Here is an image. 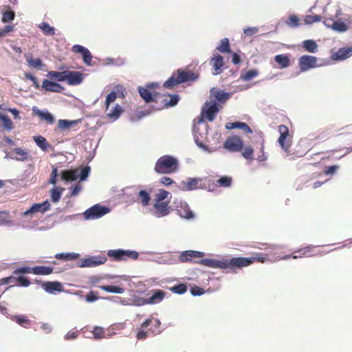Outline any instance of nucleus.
Instances as JSON below:
<instances>
[{
	"label": "nucleus",
	"mask_w": 352,
	"mask_h": 352,
	"mask_svg": "<svg viewBox=\"0 0 352 352\" xmlns=\"http://www.w3.org/2000/svg\"><path fill=\"white\" fill-rule=\"evenodd\" d=\"M175 204H176V210L180 217L186 219H190L193 217L192 212L186 202L179 201L178 204H177V202H175Z\"/></svg>",
	"instance_id": "17"
},
{
	"label": "nucleus",
	"mask_w": 352,
	"mask_h": 352,
	"mask_svg": "<svg viewBox=\"0 0 352 352\" xmlns=\"http://www.w3.org/2000/svg\"><path fill=\"white\" fill-rule=\"evenodd\" d=\"M286 23L292 28H296L300 24L299 18L295 14L290 15Z\"/></svg>",
	"instance_id": "52"
},
{
	"label": "nucleus",
	"mask_w": 352,
	"mask_h": 352,
	"mask_svg": "<svg viewBox=\"0 0 352 352\" xmlns=\"http://www.w3.org/2000/svg\"><path fill=\"white\" fill-rule=\"evenodd\" d=\"M201 182V179L188 178L186 182H183L184 188L186 190H192L199 188V183Z\"/></svg>",
	"instance_id": "31"
},
{
	"label": "nucleus",
	"mask_w": 352,
	"mask_h": 352,
	"mask_svg": "<svg viewBox=\"0 0 352 352\" xmlns=\"http://www.w3.org/2000/svg\"><path fill=\"white\" fill-rule=\"evenodd\" d=\"M32 113L37 116L43 121H45L47 124H52L55 122V118L52 113L48 111H41L36 107L32 108Z\"/></svg>",
	"instance_id": "19"
},
{
	"label": "nucleus",
	"mask_w": 352,
	"mask_h": 352,
	"mask_svg": "<svg viewBox=\"0 0 352 352\" xmlns=\"http://www.w3.org/2000/svg\"><path fill=\"white\" fill-rule=\"evenodd\" d=\"M226 128L229 130L239 129L243 131L245 133H252L251 128L246 123L241 122H228L226 124Z\"/></svg>",
	"instance_id": "27"
},
{
	"label": "nucleus",
	"mask_w": 352,
	"mask_h": 352,
	"mask_svg": "<svg viewBox=\"0 0 352 352\" xmlns=\"http://www.w3.org/2000/svg\"><path fill=\"white\" fill-rule=\"evenodd\" d=\"M34 140L36 145L43 151H47L50 147V144L47 141L45 138L41 136V135H37L33 137Z\"/></svg>",
	"instance_id": "33"
},
{
	"label": "nucleus",
	"mask_w": 352,
	"mask_h": 352,
	"mask_svg": "<svg viewBox=\"0 0 352 352\" xmlns=\"http://www.w3.org/2000/svg\"><path fill=\"white\" fill-rule=\"evenodd\" d=\"M50 204L49 201H45L43 203L34 204L32 207L23 213V216H28L30 214H34L36 212L43 213L45 211L50 210Z\"/></svg>",
	"instance_id": "15"
},
{
	"label": "nucleus",
	"mask_w": 352,
	"mask_h": 352,
	"mask_svg": "<svg viewBox=\"0 0 352 352\" xmlns=\"http://www.w3.org/2000/svg\"><path fill=\"white\" fill-rule=\"evenodd\" d=\"M28 64L30 67L38 69L43 66V61L41 58H33L31 55L25 56Z\"/></svg>",
	"instance_id": "39"
},
{
	"label": "nucleus",
	"mask_w": 352,
	"mask_h": 352,
	"mask_svg": "<svg viewBox=\"0 0 352 352\" xmlns=\"http://www.w3.org/2000/svg\"><path fill=\"white\" fill-rule=\"evenodd\" d=\"M166 293L160 289L155 290L153 295L146 300L147 304H157L165 297Z\"/></svg>",
	"instance_id": "30"
},
{
	"label": "nucleus",
	"mask_w": 352,
	"mask_h": 352,
	"mask_svg": "<svg viewBox=\"0 0 352 352\" xmlns=\"http://www.w3.org/2000/svg\"><path fill=\"white\" fill-rule=\"evenodd\" d=\"M324 23L326 26L338 32H344L349 28V22L346 23L341 20L333 21V19H326Z\"/></svg>",
	"instance_id": "14"
},
{
	"label": "nucleus",
	"mask_w": 352,
	"mask_h": 352,
	"mask_svg": "<svg viewBox=\"0 0 352 352\" xmlns=\"http://www.w3.org/2000/svg\"><path fill=\"white\" fill-rule=\"evenodd\" d=\"M138 200L140 201L142 206H147L151 201V197L148 192L142 190L138 193Z\"/></svg>",
	"instance_id": "36"
},
{
	"label": "nucleus",
	"mask_w": 352,
	"mask_h": 352,
	"mask_svg": "<svg viewBox=\"0 0 352 352\" xmlns=\"http://www.w3.org/2000/svg\"><path fill=\"white\" fill-rule=\"evenodd\" d=\"M90 173V167L85 166L81 170L79 168L65 170L61 172V179L66 182H73L80 177V180H85Z\"/></svg>",
	"instance_id": "4"
},
{
	"label": "nucleus",
	"mask_w": 352,
	"mask_h": 352,
	"mask_svg": "<svg viewBox=\"0 0 352 352\" xmlns=\"http://www.w3.org/2000/svg\"><path fill=\"white\" fill-rule=\"evenodd\" d=\"M124 111L123 107L119 104H116L114 107L109 110L107 112V116L109 118L116 120L118 119L120 114Z\"/></svg>",
	"instance_id": "35"
},
{
	"label": "nucleus",
	"mask_w": 352,
	"mask_h": 352,
	"mask_svg": "<svg viewBox=\"0 0 352 352\" xmlns=\"http://www.w3.org/2000/svg\"><path fill=\"white\" fill-rule=\"evenodd\" d=\"M169 201L155 202V216L156 217H162L166 216L170 212Z\"/></svg>",
	"instance_id": "16"
},
{
	"label": "nucleus",
	"mask_w": 352,
	"mask_h": 352,
	"mask_svg": "<svg viewBox=\"0 0 352 352\" xmlns=\"http://www.w3.org/2000/svg\"><path fill=\"white\" fill-rule=\"evenodd\" d=\"M38 27L45 35L53 36L55 34L54 28L46 22H42Z\"/></svg>",
	"instance_id": "46"
},
{
	"label": "nucleus",
	"mask_w": 352,
	"mask_h": 352,
	"mask_svg": "<svg viewBox=\"0 0 352 352\" xmlns=\"http://www.w3.org/2000/svg\"><path fill=\"white\" fill-rule=\"evenodd\" d=\"M210 65L215 71L214 74L217 75L221 72V67L223 66V57L220 54H216L210 60Z\"/></svg>",
	"instance_id": "26"
},
{
	"label": "nucleus",
	"mask_w": 352,
	"mask_h": 352,
	"mask_svg": "<svg viewBox=\"0 0 352 352\" xmlns=\"http://www.w3.org/2000/svg\"><path fill=\"white\" fill-rule=\"evenodd\" d=\"M109 212V209L99 204L94 205L84 212L85 219H95L102 217Z\"/></svg>",
	"instance_id": "8"
},
{
	"label": "nucleus",
	"mask_w": 352,
	"mask_h": 352,
	"mask_svg": "<svg viewBox=\"0 0 352 352\" xmlns=\"http://www.w3.org/2000/svg\"><path fill=\"white\" fill-rule=\"evenodd\" d=\"M65 80L69 85H77L82 82L83 74L79 72L66 71Z\"/></svg>",
	"instance_id": "18"
},
{
	"label": "nucleus",
	"mask_w": 352,
	"mask_h": 352,
	"mask_svg": "<svg viewBox=\"0 0 352 352\" xmlns=\"http://www.w3.org/2000/svg\"><path fill=\"white\" fill-rule=\"evenodd\" d=\"M199 75L191 70H183L179 69L176 72H173L172 76L164 83L165 88L171 89L175 85L182 84L188 81H194L198 78Z\"/></svg>",
	"instance_id": "2"
},
{
	"label": "nucleus",
	"mask_w": 352,
	"mask_h": 352,
	"mask_svg": "<svg viewBox=\"0 0 352 352\" xmlns=\"http://www.w3.org/2000/svg\"><path fill=\"white\" fill-rule=\"evenodd\" d=\"M178 169V161L170 155H163L156 162L155 170L160 174H170Z\"/></svg>",
	"instance_id": "3"
},
{
	"label": "nucleus",
	"mask_w": 352,
	"mask_h": 352,
	"mask_svg": "<svg viewBox=\"0 0 352 352\" xmlns=\"http://www.w3.org/2000/svg\"><path fill=\"white\" fill-rule=\"evenodd\" d=\"M352 56V47L340 48L333 55L335 60H344Z\"/></svg>",
	"instance_id": "28"
},
{
	"label": "nucleus",
	"mask_w": 352,
	"mask_h": 352,
	"mask_svg": "<svg viewBox=\"0 0 352 352\" xmlns=\"http://www.w3.org/2000/svg\"><path fill=\"white\" fill-rule=\"evenodd\" d=\"M154 318L153 316H151L148 318L146 320H145L144 322H143L141 324V327L142 328H146L148 326H151L150 329H154Z\"/></svg>",
	"instance_id": "62"
},
{
	"label": "nucleus",
	"mask_w": 352,
	"mask_h": 352,
	"mask_svg": "<svg viewBox=\"0 0 352 352\" xmlns=\"http://www.w3.org/2000/svg\"><path fill=\"white\" fill-rule=\"evenodd\" d=\"M210 95L219 102H225L230 96V93L223 91L217 88H212L210 90Z\"/></svg>",
	"instance_id": "25"
},
{
	"label": "nucleus",
	"mask_w": 352,
	"mask_h": 352,
	"mask_svg": "<svg viewBox=\"0 0 352 352\" xmlns=\"http://www.w3.org/2000/svg\"><path fill=\"white\" fill-rule=\"evenodd\" d=\"M64 190L63 188H53L51 190V198L54 203L58 202L62 192Z\"/></svg>",
	"instance_id": "47"
},
{
	"label": "nucleus",
	"mask_w": 352,
	"mask_h": 352,
	"mask_svg": "<svg viewBox=\"0 0 352 352\" xmlns=\"http://www.w3.org/2000/svg\"><path fill=\"white\" fill-rule=\"evenodd\" d=\"M217 50L221 53H230L231 52L229 40L227 38L222 39Z\"/></svg>",
	"instance_id": "40"
},
{
	"label": "nucleus",
	"mask_w": 352,
	"mask_h": 352,
	"mask_svg": "<svg viewBox=\"0 0 352 352\" xmlns=\"http://www.w3.org/2000/svg\"><path fill=\"white\" fill-rule=\"evenodd\" d=\"M170 195V192L164 189H160L155 195V202L166 201L165 199Z\"/></svg>",
	"instance_id": "48"
},
{
	"label": "nucleus",
	"mask_w": 352,
	"mask_h": 352,
	"mask_svg": "<svg viewBox=\"0 0 352 352\" xmlns=\"http://www.w3.org/2000/svg\"><path fill=\"white\" fill-rule=\"evenodd\" d=\"M107 255L113 261H126L128 259L136 260L139 256L138 252L130 250H110L107 252Z\"/></svg>",
	"instance_id": "5"
},
{
	"label": "nucleus",
	"mask_w": 352,
	"mask_h": 352,
	"mask_svg": "<svg viewBox=\"0 0 352 352\" xmlns=\"http://www.w3.org/2000/svg\"><path fill=\"white\" fill-rule=\"evenodd\" d=\"M32 267L23 266L16 269L14 271V274L18 275L21 274H32Z\"/></svg>",
	"instance_id": "57"
},
{
	"label": "nucleus",
	"mask_w": 352,
	"mask_h": 352,
	"mask_svg": "<svg viewBox=\"0 0 352 352\" xmlns=\"http://www.w3.org/2000/svg\"><path fill=\"white\" fill-rule=\"evenodd\" d=\"M66 74V71L62 72L51 71L48 72L47 76L58 81H64L65 80Z\"/></svg>",
	"instance_id": "43"
},
{
	"label": "nucleus",
	"mask_w": 352,
	"mask_h": 352,
	"mask_svg": "<svg viewBox=\"0 0 352 352\" xmlns=\"http://www.w3.org/2000/svg\"><path fill=\"white\" fill-rule=\"evenodd\" d=\"M170 99L169 101H166V100H165V101H166L165 104L166 106H170V107H173V106L176 105L179 101L178 96L177 95H170Z\"/></svg>",
	"instance_id": "64"
},
{
	"label": "nucleus",
	"mask_w": 352,
	"mask_h": 352,
	"mask_svg": "<svg viewBox=\"0 0 352 352\" xmlns=\"http://www.w3.org/2000/svg\"><path fill=\"white\" fill-rule=\"evenodd\" d=\"M32 274L36 275H49L51 274L54 269L50 266H35L32 267Z\"/></svg>",
	"instance_id": "32"
},
{
	"label": "nucleus",
	"mask_w": 352,
	"mask_h": 352,
	"mask_svg": "<svg viewBox=\"0 0 352 352\" xmlns=\"http://www.w3.org/2000/svg\"><path fill=\"white\" fill-rule=\"evenodd\" d=\"M232 178L228 176H223L217 179L215 185L218 187L228 188L232 185Z\"/></svg>",
	"instance_id": "37"
},
{
	"label": "nucleus",
	"mask_w": 352,
	"mask_h": 352,
	"mask_svg": "<svg viewBox=\"0 0 352 352\" xmlns=\"http://www.w3.org/2000/svg\"><path fill=\"white\" fill-rule=\"evenodd\" d=\"M98 299L99 296L97 295V293H95L93 291L89 292L85 297V300L88 302H92Z\"/></svg>",
	"instance_id": "59"
},
{
	"label": "nucleus",
	"mask_w": 352,
	"mask_h": 352,
	"mask_svg": "<svg viewBox=\"0 0 352 352\" xmlns=\"http://www.w3.org/2000/svg\"><path fill=\"white\" fill-rule=\"evenodd\" d=\"M317 62L318 58L316 56L303 55L300 57L298 60V65L301 72H306L318 66Z\"/></svg>",
	"instance_id": "12"
},
{
	"label": "nucleus",
	"mask_w": 352,
	"mask_h": 352,
	"mask_svg": "<svg viewBox=\"0 0 352 352\" xmlns=\"http://www.w3.org/2000/svg\"><path fill=\"white\" fill-rule=\"evenodd\" d=\"M219 109L216 102L205 103L201 109V115L208 121L212 122L214 120Z\"/></svg>",
	"instance_id": "13"
},
{
	"label": "nucleus",
	"mask_w": 352,
	"mask_h": 352,
	"mask_svg": "<svg viewBox=\"0 0 352 352\" xmlns=\"http://www.w3.org/2000/svg\"><path fill=\"white\" fill-rule=\"evenodd\" d=\"M274 60L280 65V68H287L290 65L289 57L286 54L275 56Z\"/></svg>",
	"instance_id": "34"
},
{
	"label": "nucleus",
	"mask_w": 352,
	"mask_h": 352,
	"mask_svg": "<svg viewBox=\"0 0 352 352\" xmlns=\"http://www.w3.org/2000/svg\"><path fill=\"white\" fill-rule=\"evenodd\" d=\"M161 322L159 319L154 320V329H148L145 331V328H140L137 329L136 338L138 340H145L151 335H157L161 332Z\"/></svg>",
	"instance_id": "10"
},
{
	"label": "nucleus",
	"mask_w": 352,
	"mask_h": 352,
	"mask_svg": "<svg viewBox=\"0 0 352 352\" xmlns=\"http://www.w3.org/2000/svg\"><path fill=\"white\" fill-rule=\"evenodd\" d=\"M169 289L175 294H183L185 292H186L187 286L184 283H180V284H178L175 286H173V287L169 288Z\"/></svg>",
	"instance_id": "49"
},
{
	"label": "nucleus",
	"mask_w": 352,
	"mask_h": 352,
	"mask_svg": "<svg viewBox=\"0 0 352 352\" xmlns=\"http://www.w3.org/2000/svg\"><path fill=\"white\" fill-rule=\"evenodd\" d=\"M138 91L140 96L146 103L156 101V98L159 95L158 93L152 94L147 88L140 87Z\"/></svg>",
	"instance_id": "24"
},
{
	"label": "nucleus",
	"mask_w": 352,
	"mask_h": 352,
	"mask_svg": "<svg viewBox=\"0 0 352 352\" xmlns=\"http://www.w3.org/2000/svg\"><path fill=\"white\" fill-rule=\"evenodd\" d=\"M258 75V72L256 69H250L243 72L241 75V78L243 81H250Z\"/></svg>",
	"instance_id": "45"
},
{
	"label": "nucleus",
	"mask_w": 352,
	"mask_h": 352,
	"mask_svg": "<svg viewBox=\"0 0 352 352\" xmlns=\"http://www.w3.org/2000/svg\"><path fill=\"white\" fill-rule=\"evenodd\" d=\"M15 17L14 12L8 10L3 12L1 21L3 23H8L14 20Z\"/></svg>",
	"instance_id": "54"
},
{
	"label": "nucleus",
	"mask_w": 352,
	"mask_h": 352,
	"mask_svg": "<svg viewBox=\"0 0 352 352\" xmlns=\"http://www.w3.org/2000/svg\"><path fill=\"white\" fill-rule=\"evenodd\" d=\"M42 87L46 91L56 93H61L64 89V87L60 84L47 79H45L43 81Z\"/></svg>",
	"instance_id": "22"
},
{
	"label": "nucleus",
	"mask_w": 352,
	"mask_h": 352,
	"mask_svg": "<svg viewBox=\"0 0 352 352\" xmlns=\"http://www.w3.org/2000/svg\"><path fill=\"white\" fill-rule=\"evenodd\" d=\"M318 253L316 250V247L311 245L301 248L298 250H295L292 254L286 255L283 257V259H288L293 258L294 259L302 258V257H311L318 255Z\"/></svg>",
	"instance_id": "7"
},
{
	"label": "nucleus",
	"mask_w": 352,
	"mask_h": 352,
	"mask_svg": "<svg viewBox=\"0 0 352 352\" xmlns=\"http://www.w3.org/2000/svg\"><path fill=\"white\" fill-rule=\"evenodd\" d=\"M243 141L241 138L237 135L228 137L223 144V147L230 152H238L243 148Z\"/></svg>",
	"instance_id": "11"
},
{
	"label": "nucleus",
	"mask_w": 352,
	"mask_h": 352,
	"mask_svg": "<svg viewBox=\"0 0 352 352\" xmlns=\"http://www.w3.org/2000/svg\"><path fill=\"white\" fill-rule=\"evenodd\" d=\"M278 132L280 136L278 139V142L281 148L285 151L287 156H289V149L292 146V136L289 134V129L284 124L278 126Z\"/></svg>",
	"instance_id": "6"
},
{
	"label": "nucleus",
	"mask_w": 352,
	"mask_h": 352,
	"mask_svg": "<svg viewBox=\"0 0 352 352\" xmlns=\"http://www.w3.org/2000/svg\"><path fill=\"white\" fill-rule=\"evenodd\" d=\"M302 46L306 51L314 53L317 51L318 45L313 40H305L302 42Z\"/></svg>",
	"instance_id": "41"
},
{
	"label": "nucleus",
	"mask_w": 352,
	"mask_h": 352,
	"mask_svg": "<svg viewBox=\"0 0 352 352\" xmlns=\"http://www.w3.org/2000/svg\"><path fill=\"white\" fill-rule=\"evenodd\" d=\"M0 120L3 121V126L6 129H7L8 130L12 129V128H13L12 122L8 116L4 115L0 112Z\"/></svg>",
	"instance_id": "51"
},
{
	"label": "nucleus",
	"mask_w": 352,
	"mask_h": 352,
	"mask_svg": "<svg viewBox=\"0 0 352 352\" xmlns=\"http://www.w3.org/2000/svg\"><path fill=\"white\" fill-rule=\"evenodd\" d=\"M25 77L26 79L30 80L32 82L33 85L34 86V87L36 89H38L40 87V85L38 82L37 78L35 76H34L32 74L25 73Z\"/></svg>",
	"instance_id": "61"
},
{
	"label": "nucleus",
	"mask_w": 352,
	"mask_h": 352,
	"mask_svg": "<svg viewBox=\"0 0 352 352\" xmlns=\"http://www.w3.org/2000/svg\"><path fill=\"white\" fill-rule=\"evenodd\" d=\"M14 320L23 327L28 328L30 326V320L25 316H15Z\"/></svg>",
	"instance_id": "44"
},
{
	"label": "nucleus",
	"mask_w": 352,
	"mask_h": 352,
	"mask_svg": "<svg viewBox=\"0 0 352 352\" xmlns=\"http://www.w3.org/2000/svg\"><path fill=\"white\" fill-rule=\"evenodd\" d=\"M13 152L17 155L16 159L18 160L24 161L28 158V153L21 148H15Z\"/></svg>",
	"instance_id": "53"
},
{
	"label": "nucleus",
	"mask_w": 352,
	"mask_h": 352,
	"mask_svg": "<svg viewBox=\"0 0 352 352\" xmlns=\"http://www.w3.org/2000/svg\"><path fill=\"white\" fill-rule=\"evenodd\" d=\"M253 148L251 146H246L242 152V155L244 158L249 160H253Z\"/></svg>",
	"instance_id": "56"
},
{
	"label": "nucleus",
	"mask_w": 352,
	"mask_h": 352,
	"mask_svg": "<svg viewBox=\"0 0 352 352\" xmlns=\"http://www.w3.org/2000/svg\"><path fill=\"white\" fill-rule=\"evenodd\" d=\"M308 151L309 148L305 146V142L301 140L296 145V148L294 149L293 153H291V151L289 150V156H291L290 159L294 160L296 157H301L304 156Z\"/></svg>",
	"instance_id": "21"
},
{
	"label": "nucleus",
	"mask_w": 352,
	"mask_h": 352,
	"mask_svg": "<svg viewBox=\"0 0 352 352\" xmlns=\"http://www.w3.org/2000/svg\"><path fill=\"white\" fill-rule=\"evenodd\" d=\"M102 290H104L110 293L115 294H122L124 292V289L119 286L116 285H102L99 287Z\"/></svg>",
	"instance_id": "42"
},
{
	"label": "nucleus",
	"mask_w": 352,
	"mask_h": 352,
	"mask_svg": "<svg viewBox=\"0 0 352 352\" xmlns=\"http://www.w3.org/2000/svg\"><path fill=\"white\" fill-rule=\"evenodd\" d=\"M42 287L46 292L53 294L54 292H63V285L57 281L45 282L42 284Z\"/></svg>",
	"instance_id": "23"
},
{
	"label": "nucleus",
	"mask_w": 352,
	"mask_h": 352,
	"mask_svg": "<svg viewBox=\"0 0 352 352\" xmlns=\"http://www.w3.org/2000/svg\"><path fill=\"white\" fill-rule=\"evenodd\" d=\"M204 253L195 250H187L182 252L179 255V260L181 262H187L192 261L195 258H203Z\"/></svg>",
	"instance_id": "20"
},
{
	"label": "nucleus",
	"mask_w": 352,
	"mask_h": 352,
	"mask_svg": "<svg viewBox=\"0 0 352 352\" xmlns=\"http://www.w3.org/2000/svg\"><path fill=\"white\" fill-rule=\"evenodd\" d=\"M321 21V16L317 14L314 15H307L305 18V23L307 25L312 24L316 22H319Z\"/></svg>",
	"instance_id": "55"
},
{
	"label": "nucleus",
	"mask_w": 352,
	"mask_h": 352,
	"mask_svg": "<svg viewBox=\"0 0 352 352\" xmlns=\"http://www.w3.org/2000/svg\"><path fill=\"white\" fill-rule=\"evenodd\" d=\"M87 48L80 45H74L72 48V51L74 53L76 54H81L82 55L87 51Z\"/></svg>",
	"instance_id": "63"
},
{
	"label": "nucleus",
	"mask_w": 352,
	"mask_h": 352,
	"mask_svg": "<svg viewBox=\"0 0 352 352\" xmlns=\"http://www.w3.org/2000/svg\"><path fill=\"white\" fill-rule=\"evenodd\" d=\"M94 336L96 339L102 338L104 336V331L102 327H95L92 331Z\"/></svg>",
	"instance_id": "58"
},
{
	"label": "nucleus",
	"mask_w": 352,
	"mask_h": 352,
	"mask_svg": "<svg viewBox=\"0 0 352 352\" xmlns=\"http://www.w3.org/2000/svg\"><path fill=\"white\" fill-rule=\"evenodd\" d=\"M267 258L261 253H254L250 257H232L230 258H222L216 260L212 258H204L198 263L202 265L212 268H219L234 272L236 269L248 267L255 261L264 263Z\"/></svg>",
	"instance_id": "1"
},
{
	"label": "nucleus",
	"mask_w": 352,
	"mask_h": 352,
	"mask_svg": "<svg viewBox=\"0 0 352 352\" xmlns=\"http://www.w3.org/2000/svg\"><path fill=\"white\" fill-rule=\"evenodd\" d=\"M124 93L123 91H120L118 89L116 91H113L111 93H109L106 98L105 100V106H106V110H109L110 104L113 102L117 98H124Z\"/></svg>",
	"instance_id": "29"
},
{
	"label": "nucleus",
	"mask_w": 352,
	"mask_h": 352,
	"mask_svg": "<svg viewBox=\"0 0 352 352\" xmlns=\"http://www.w3.org/2000/svg\"><path fill=\"white\" fill-rule=\"evenodd\" d=\"M82 56L84 63L87 65H90L91 60H92V55L88 49L82 55Z\"/></svg>",
	"instance_id": "60"
},
{
	"label": "nucleus",
	"mask_w": 352,
	"mask_h": 352,
	"mask_svg": "<svg viewBox=\"0 0 352 352\" xmlns=\"http://www.w3.org/2000/svg\"><path fill=\"white\" fill-rule=\"evenodd\" d=\"M78 121H69L67 120H59L58 122V126L60 129H66L70 128L72 125L76 124Z\"/></svg>",
	"instance_id": "50"
},
{
	"label": "nucleus",
	"mask_w": 352,
	"mask_h": 352,
	"mask_svg": "<svg viewBox=\"0 0 352 352\" xmlns=\"http://www.w3.org/2000/svg\"><path fill=\"white\" fill-rule=\"evenodd\" d=\"M79 254L77 253H58L55 255V258L58 260H65V261H72L78 258L79 257Z\"/></svg>",
	"instance_id": "38"
},
{
	"label": "nucleus",
	"mask_w": 352,
	"mask_h": 352,
	"mask_svg": "<svg viewBox=\"0 0 352 352\" xmlns=\"http://www.w3.org/2000/svg\"><path fill=\"white\" fill-rule=\"evenodd\" d=\"M107 261L104 256H94L78 261L77 266L80 267H92L104 264Z\"/></svg>",
	"instance_id": "9"
}]
</instances>
